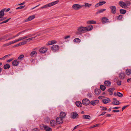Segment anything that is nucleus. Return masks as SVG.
Returning a JSON list of instances; mask_svg holds the SVG:
<instances>
[{
	"label": "nucleus",
	"mask_w": 131,
	"mask_h": 131,
	"mask_svg": "<svg viewBox=\"0 0 131 131\" xmlns=\"http://www.w3.org/2000/svg\"><path fill=\"white\" fill-rule=\"evenodd\" d=\"M90 116L88 115H84L83 116V118L84 119H90Z\"/></svg>",
	"instance_id": "obj_32"
},
{
	"label": "nucleus",
	"mask_w": 131,
	"mask_h": 131,
	"mask_svg": "<svg viewBox=\"0 0 131 131\" xmlns=\"http://www.w3.org/2000/svg\"><path fill=\"white\" fill-rule=\"evenodd\" d=\"M48 49L45 47H42L39 50V51L41 53H44L47 51Z\"/></svg>",
	"instance_id": "obj_10"
},
{
	"label": "nucleus",
	"mask_w": 131,
	"mask_h": 131,
	"mask_svg": "<svg viewBox=\"0 0 131 131\" xmlns=\"http://www.w3.org/2000/svg\"><path fill=\"white\" fill-rule=\"evenodd\" d=\"M66 115V113L63 112H61L60 114V117H61L62 119H63L65 117Z\"/></svg>",
	"instance_id": "obj_20"
},
{
	"label": "nucleus",
	"mask_w": 131,
	"mask_h": 131,
	"mask_svg": "<svg viewBox=\"0 0 131 131\" xmlns=\"http://www.w3.org/2000/svg\"><path fill=\"white\" fill-rule=\"evenodd\" d=\"M87 24H96V22L95 21L93 20H91L87 21Z\"/></svg>",
	"instance_id": "obj_33"
},
{
	"label": "nucleus",
	"mask_w": 131,
	"mask_h": 131,
	"mask_svg": "<svg viewBox=\"0 0 131 131\" xmlns=\"http://www.w3.org/2000/svg\"><path fill=\"white\" fill-rule=\"evenodd\" d=\"M106 113V112H103L101 114L99 115V116H102L104 115Z\"/></svg>",
	"instance_id": "obj_61"
},
{
	"label": "nucleus",
	"mask_w": 131,
	"mask_h": 131,
	"mask_svg": "<svg viewBox=\"0 0 131 131\" xmlns=\"http://www.w3.org/2000/svg\"><path fill=\"white\" fill-rule=\"evenodd\" d=\"M106 10L105 9H102L98 10L96 12L97 14L102 13L104 11Z\"/></svg>",
	"instance_id": "obj_34"
},
{
	"label": "nucleus",
	"mask_w": 131,
	"mask_h": 131,
	"mask_svg": "<svg viewBox=\"0 0 131 131\" xmlns=\"http://www.w3.org/2000/svg\"><path fill=\"white\" fill-rule=\"evenodd\" d=\"M37 52L35 51H32L30 53V56L31 57H35L37 55Z\"/></svg>",
	"instance_id": "obj_22"
},
{
	"label": "nucleus",
	"mask_w": 131,
	"mask_h": 131,
	"mask_svg": "<svg viewBox=\"0 0 131 131\" xmlns=\"http://www.w3.org/2000/svg\"><path fill=\"white\" fill-rule=\"evenodd\" d=\"M99 6H100V5L99 3L96 4L95 5V7H97Z\"/></svg>",
	"instance_id": "obj_54"
},
{
	"label": "nucleus",
	"mask_w": 131,
	"mask_h": 131,
	"mask_svg": "<svg viewBox=\"0 0 131 131\" xmlns=\"http://www.w3.org/2000/svg\"><path fill=\"white\" fill-rule=\"evenodd\" d=\"M24 39L23 38V37H19L18 39V41H21L22 40H24Z\"/></svg>",
	"instance_id": "obj_47"
},
{
	"label": "nucleus",
	"mask_w": 131,
	"mask_h": 131,
	"mask_svg": "<svg viewBox=\"0 0 131 131\" xmlns=\"http://www.w3.org/2000/svg\"><path fill=\"white\" fill-rule=\"evenodd\" d=\"M75 104L77 106L79 107H81L82 106V103L79 101H77Z\"/></svg>",
	"instance_id": "obj_25"
},
{
	"label": "nucleus",
	"mask_w": 131,
	"mask_h": 131,
	"mask_svg": "<svg viewBox=\"0 0 131 131\" xmlns=\"http://www.w3.org/2000/svg\"><path fill=\"white\" fill-rule=\"evenodd\" d=\"M11 54H8V55H6L5 56H4V57H5V58H6L9 56H11Z\"/></svg>",
	"instance_id": "obj_63"
},
{
	"label": "nucleus",
	"mask_w": 131,
	"mask_h": 131,
	"mask_svg": "<svg viewBox=\"0 0 131 131\" xmlns=\"http://www.w3.org/2000/svg\"><path fill=\"white\" fill-rule=\"evenodd\" d=\"M86 28V32L88 31H89L91 30L93 28V26L91 25H90L87 27H85Z\"/></svg>",
	"instance_id": "obj_16"
},
{
	"label": "nucleus",
	"mask_w": 131,
	"mask_h": 131,
	"mask_svg": "<svg viewBox=\"0 0 131 131\" xmlns=\"http://www.w3.org/2000/svg\"><path fill=\"white\" fill-rule=\"evenodd\" d=\"M70 37V35H68L64 37V39H66L67 38H69Z\"/></svg>",
	"instance_id": "obj_57"
},
{
	"label": "nucleus",
	"mask_w": 131,
	"mask_h": 131,
	"mask_svg": "<svg viewBox=\"0 0 131 131\" xmlns=\"http://www.w3.org/2000/svg\"><path fill=\"white\" fill-rule=\"evenodd\" d=\"M24 45V43H23V41H22V42L19 43L17 45H16L15 46H14L15 47H18L19 46H21Z\"/></svg>",
	"instance_id": "obj_35"
},
{
	"label": "nucleus",
	"mask_w": 131,
	"mask_h": 131,
	"mask_svg": "<svg viewBox=\"0 0 131 131\" xmlns=\"http://www.w3.org/2000/svg\"><path fill=\"white\" fill-rule=\"evenodd\" d=\"M105 85L106 86H109L111 84V83L110 81H105L104 82Z\"/></svg>",
	"instance_id": "obj_26"
},
{
	"label": "nucleus",
	"mask_w": 131,
	"mask_h": 131,
	"mask_svg": "<svg viewBox=\"0 0 131 131\" xmlns=\"http://www.w3.org/2000/svg\"><path fill=\"white\" fill-rule=\"evenodd\" d=\"M40 36L39 35H37V36H36L35 37L29 38L28 39H25L23 41V43H24V44L25 45V44H26L27 43V42L28 41H31V40H32V39H35L38 36Z\"/></svg>",
	"instance_id": "obj_7"
},
{
	"label": "nucleus",
	"mask_w": 131,
	"mask_h": 131,
	"mask_svg": "<svg viewBox=\"0 0 131 131\" xmlns=\"http://www.w3.org/2000/svg\"><path fill=\"white\" fill-rule=\"evenodd\" d=\"M120 102L116 100L113 102L112 103V104L114 105H117L120 104Z\"/></svg>",
	"instance_id": "obj_30"
},
{
	"label": "nucleus",
	"mask_w": 131,
	"mask_h": 131,
	"mask_svg": "<svg viewBox=\"0 0 131 131\" xmlns=\"http://www.w3.org/2000/svg\"><path fill=\"white\" fill-rule=\"evenodd\" d=\"M129 106L128 105H127L123 106L122 108V111H123L124 109H125L126 108Z\"/></svg>",
	"instance_id": "obj_49"
},
{
	"label": "nucleus",
	"mask_w": 131,
	"mask_h": 131,
	"mask_svg": "<svg viewBox=\"0 0 131 131\" xmlns=\"http://www.w3.org/2000/svg\"><path fill=\"white\" fill-rule=\"evenodd\" d=\"M108 91L110 93V95H112L113 94V91L112 90V89H111L110 88L108 90Z\"/></svg>",
	"instance_id": "obj_46"
},
{
	"label": "nucleus",
	"mask_w": 131,
	"mask_h": 131,
	"mask_svg": "<svg viewBox=\"0 0 131 131\" xmlns=\"http://www.w3.org/2000/svg\"><path fill=\"white\" fill-rule=\"evenodd\" d=\"M117 83L118 85H120L121 84V81H118L117 82Z\"/></svg>",
	"instance_id": "obj_51"
},
{
	"label": "nucleus",
	"mask_w": 131,
	"mask_h": 131,
	"mask_svg": "<svg viewBox=\"0 0 131 131\" xmlns=\"http://www.w3.org/2000/svg\"><path fill=\"white\" fill-rule=\"evenodd\" d=\"M108 19L106 17L103 18L102 19V22L103 23H105L107 22Z\"/></svg>",
	"instance_id": "obj_27"
},
{
	"label": "nucleus",
	"mask_w": 131,
	"mask_h": 131,
	"mask_svg": "<svg viewBox=\"0 0 131 131\" xmlns=\"http://www.w3.org/2000/svg\"><path fill=\"white\" fill-rule=\"evenodd\" d=\"M59 49V47L56 45H53L51 48V49L53 52L58 51Z\"/></svg>",
	"instance_id": "obj_6"
},
{
	"label": "nucleus",
	"mask_w": 131,
	"mask_h": 131,
	"mask_svg": "<svg viewBox=\"0 0 131 131\" xmlns=\"http://www.w3.org/2000/svg\"><path fill=\"white\" fill-rule=\"evenodd\" d=\"M56 121L57 124H61L63 123V120L61 117H59L57 118Z\"/></svg>",
	"instance_id": "obj_9"
},
{
	"label": "nucleus",
	"mask_w": 131,
	"mask_h": 131,
	"mask_svg": "<svg viewBox=\"0 0 131 131\" xmlns=\"http://www.w3.org/2000/svg\"><path fill=\"white\" fill-rule=\"evenodd\" d=\"M23 37V38L24 39H26L28 38V35L26 36H24Z\"/></svg>",
	"instance_id": "obj_58"
},
{
	"label": "nucleus",
	"mask_w": 131,
	"mask_h": 131,
	"mask_svg": "<svg viewBox=\"0 0 131 131\" xmlns=\"http://www.w3.org/2000/svg\"><path fill=\"white\" fill-rule=\"evenodd\" d=\"M24 7H25V6H20L19 7H17L16 8V9H23V8Z\"/></svg>",
	"instance_id": "obj_50"
},
{
	"label": "nucleus",
	"mask_w": 131,
	"mask_h": 131,
	"mask_svg": "<svg viewBox=\"0 0 131 131\" xmlns=\"http://www.w3.org/2000/svg\"><path fill=\"white\" fill-rule=\"evenodd\" d=\"M126 74L128 75H130L131 74V70L130 69H127L125 71Z\"/></svg>",
	"instance_id": "obj_29"
},
{
	"label": "nucleus",
	"mask_w": 131,
	"mask_h": 131,
	"mask_svg": "<svg viewBox=\"0 0 131 131\" xmlns=\"http://www.w3.org/2000/svg\"><path fill=\"white\" fill-rule=\"evenodd\" d=\"M6 18V17H3L2 16V17L0 18V21L2 20H4Z\"/></svg>",
	"instance_id": "obj_48"
},
{
	"label": "nucleus",
	"mask_w": 131,
	"mask_h": 131,
	"mask_svg": "<svg viewBox=\"0 0 131 131\" xmlns=\"http://www.w3.org/2000/svg\"><path fill=\"white\" fill-rule=\"evenodd\" d=\"M90 103L89 100L87 99H84L82 100V104L85 105H88Z\"/></svg>",
	"instance_id": "obj_8"
},
{
	"label": "nucleus",
	"mask_w": 131,
	"mask_h": 131,
	"mask_svg": "<svg viewBox=\"0 0 131 131\" xmlns=\"http://www.w3.org/2000/svg\"><path fill=\"white\" fill-rule=\"evenodd\" d=\"M87 96L89 98H91V97H92V94L90 93H89L87 94Z\"/></svg>",
	"instance_id": "obj_53"
},
{
	"label": "nucleus",
	"mask_w": 131,
	"mask_h": 131,
	"mask_svg": "<svg viewBox=\"0 0 131 131\" xmlns=\"http://www.w3.org/2000/svg\"><path fill=\"white\" fill-rule=\"evenodd\" d=\"M99 124H97L93 126V127H97L99 126Z\"/></svg>",
	"instance_id": "obj_62"
},
{
	"label": "nucleus",
	"mask_w": 131,
	"mask_h": 131,
	"mask_svg": "<svg viewBox=\"0 0 131 131\" xmlns=\"http://www.w3.org/2000/svg\"><path fill=\"white\" fill-rule=\"evenodd\" d=\"M35 17V16L34 15L31 16H29L26 20V21H30L33 19Z\"/></svg>",
	"instance_id": "obj_19"
},
{
	"label": "nucleus",
	"mask_w": 131,
	"mask_h": 131,
	"mask_svg": "<svg viewBox=\"0 0 131 131\" xmlns=\"http://www.w3.org/2000/svg\"><path fill=\"white\" fill-rule=\"evenodd\" d=\"M82 7V5L79 4H73L72 6V8L74 10H78L81 9Z\"/></svg>",
	"instance_id": "obj_5"
},
{
	"label": "nucleus",
	"mask_w": 131,
	"mask_h": 131,
	"mask_svg": "<svg viewBox=\"0 0 131 131\" xmlns=\"http://www.w3.org/2000/svg\"><path fill=\"white\" fill-rule=\"evenodd\" d=\"M100 6H102L104 4H105L106 3V2L103 1L102 2H99Z\"/></svg>",
	"instance_id": "obj_41"
},
{
	"label": "nucleus",
	"mask_w": 131,
	"mask_h": 131,
	"mask_svg": "<svg viewBox=\"0 0 131 131\" xmlns=\"http://www.w3.org/2000/svg\"><path fill=\"white\" fill-rule=\"evenodd\" d=\"M34 34H28V37H31L32 36H34Z\"/></svg>",
	"instance_id": "obj_59"
},
{
	"label": "nucleus",
	"mask_w": 131,
	"mask_h": 131,
	"mask_svg": "<svg viewBox=\"0 0 131 131\" xmlns=\"http://www.w3.org/2000/svg\"><path fill=\"white\" fill-rule=\"evenodd\" d=\"M25 30H24V31H21V32H19L16 35H15V36H14V37L15 38V37H16L18 36L19 35L21 34V33H23L25 32Z\"/></svg>",
	"instance_id": "obj_38"
},
{
	"label": "nucleus",
	"mask_w": 131,
	"mask_h": 131,
	"mask_svg": "<svg viewBox=\"0 0 131 131\" xmlns=\"http://www.w3.org/2000/svg\"><path fill=\"white\" fill-rule=\"evenodd\" d=\"M120 13L122 14H125L126 12V10L123 9H121L119 10Z\"/></svg>",
	"instance_id": "obj_37"
},
{
	"label": "nucleus",
	"mask_w": 131,
	"mask_h": 131,
	"mask_svg": "<svg viewBox=\"0 0 131 131\" xmlns=\"http://www.w3.org/2000/svg\"><path fill=\"white\" fill-rule=\"evenodd\" d=\"M119 111V110H115L112 111V112H118Z\"/></svg>",
	"instance_id": "obj_56"
},
{
	"label": "nucleus",
	"mask_w": 131,
	"mask_h": 131,
	"mask_svg": "<svg viewBox=\"0 0 131 131\" xmlns=\"http://www.w3.org/2000/svg\"><path fill=\"white\" fill-rule=\"evenodd\" d=\"M99 102V100H96L91 101L90 102V103L92 105L94 106L98 103Z\"/></svg>",
	"instance_id": "obj_13"
},
{
	"label": "nucleus",
	"mask_w": 131,
	"mask_h": 131,
	"mask_svg": "<svg viewBox=\"0 0 131 131\" xmlns=\"http://www.w3.org/2000/svg\"><path fill=\"white\" fill-rule=\"evenodd\" d=\"M119 77L121 79H124L125 77V75L124 72H121L119 74Z\"/></svg>",
	"instance_id": "obj_14"
},
{
	"label": "nucleus",
	"mask_w": 131,
	"mask_h": 131,
	"mask_svg": "<svg viewBox=\"0 0 131 131\" xmlns=\"http://www.w3.org/2000/svg\"><path fill=\"white\" fill-rule=\"evenodd\" d=\"M56 123H57L56 122L55 120H51L50 121V124L51 126L54 127L55 126L56 124Z\"/></svg>",
	"instance_id": "obj_15"
},
{
	"label": "nucleus",
	"mask_w": 131,
	"mask_h": 131,
	"mask_svg": "<svg viewBox=\"0 0 131 131\" xmlns=\"http://www.w3.org/2000/svg\"><path fill=\"white\" fill-rule=\"evenodd\" d=\"M94 93L95 95H99L101 93V90L100 89H95Z\"/></svg>",
	"instance_id": "obj_24"
},
{
	"label": "nucleus",
	"mask_w": 131,
	"mask_h": 131,
	"mask_svg": "<svg viewBox=\"0 0 131 131\" xmlns=\"http://www.w3.org/2000/svg\"><path fill=\"white\" fill-rule=\"evenodd\" d=\"M24 56L22 54L20 55L18 57V59H19L20 60H22L23 58H24Z\"/></svg>",
	"instance_id": "obj_43"
},
{
	"label": "nucleus",
	"mask_w": 131,
	"mask_h": 131,
	"mask_svg": "<svg viewBox=\"0 0 131 131\" xmlns=\"http://www.w3.org/2000/svg\"><path fill=\"white\" fill-rule=\"evenodd\" d=\"M19 64V62L17 60H15L12 62L13 65L14 66H17Z\"/></svg>",
	"instance_id": "obj_18"
},
{
	"label": "nucleus",
	"mask_w": 131,
	"mask_h": 131,
	"mask_svg": "<svg viewBox=\"0 0 131 131\" xmlns=\"http://www.w3.org/2000/svg\"><path fill=\"white\" fill-rule=\"evenodd\" d=\"M10 67V64H8L7 63L5 64L4 67V68L5 69H9Z\"/></svg>",
	"instance_id": "obj_28"
},
{
	"label": "nucleus",
	"mask_w": 131,
	"mask_h": 131,
	"mask_svg": "<svg viewBox=\"0 0 131 131\" xmlns=\"http://www.w3.org/2000/svg\"><path fill=\"white\" fill-rule=\"evenodd\" d=\"M57 43V41L55 40H52L51 41H49L48 42V43L47 44V45H49L52 44H53L54 43Z\"/></svg>",
	"instance_id": "obj_21"
},
{
	"label": "nucleus",
	"mask_w": 131,
	"mask_h": 131,
	"mask_svg": "<svg viewBox=\"0 0 131 131\" xmlns=\"http://www.w3.org/2000/svg\"><path fill=\"white\" fill-rule=\"evenodd\" d=\"M86 28L85 27L81 26L77 28V31L75 32V34L76 35H81L82 34L86 32Z\"/></svg>",
	"instance_id": "obj_1"
},
{
	"label": "nucleus",
	"mask_w": 131,
	"mask_h": 131,
	"mask_svg": "<svg viewBox=\"0 0 131 131\" xmlns=\"http://www.w3.org/2000/svg\"><path fill=\"white\" fill-rule=\"evenodd\" d=\"M127 82L128 83H129L131 81V78L128 79L127 81Z\"/></svg>",
	"instance_id": "obj_64"
},
{
	"label": "nucleus",
	"mask_w": 131,
	"mask_h": 131,
	"mask_svg": "<svg viewBox=\"0 0 131 131\" xmlns=\"http://www.w3.org/2000/svg\"><path fill=\"white\" fill-rule=\"evenodd\" d=\"M81 40L80 39L78 38H76L74 39L73 40V42L75 43H79L80 42Z\"/></svg>",
	"instance_id": "obj_31"
},
{
	"label": "nucleus",
	"mask_w": 131,
	"mask_h": 131,
	"mask_svg": "<svg viewBox=\"0 0 131 131\" xmlns=\"http://www.w3.org/2000/svg\"><path fill=\"white\" fill-rule=\"evenodd\" d=\"M71 117L73 119H75L78 117V115L76 112H73L71 114Z\"/></svg>",
	"instance_id": "obj_11"
},
{
	"label": "nucleus",
	"mask_w": 131,
	"mask_h": 131,
	"mask_svg": "<svg viewBox=\"0 0 131 131\" xmlns=\"http://www.w3.org/2000/svg\"><path fill=\"white\" fill-rule=\"evenodd\" d=\"M110 8L111 10V13L113 14H115L116 13V8L115 6H110Z\"/></svg>",
	"instance_id": "obj_12"
},
{
	"label": "nucleus",
	"mask_w": 131,
	"mask_h": 131,
	"mask_svg": "<svg viewBox=\"0 0 131 131\" xmlns=\"http://www.w3.org/2000/svg\"><path fill=\"white\" fill-rule=\"evenodd\" d=\"M4 12L0 11V18L2 17V16H4Z\"/></svg>",
	"instance_id": "obj_44"
},
{
	"label": "nucleus",
	"mask_w": 131,
	"mask_h": 131,
	"mask_svg": "<svg viewBox=\"0 0 131 131\" xmlns=\"http://www.w3.org/2000/svg\"><path fill=\"white\" fill-rule=\"evenodd\" d=\"M100 108H102L101 109V110H102L106 111V110H107V109L105 107H103V106H100Z\"/></svg>",
	"instance_id": "obj_45"
},
{
	"label": "nucleus",
	"mask_w": 131,
	"mask_h": 131,
	"mask_svg": "<svg viewBox=\"0 0 131 131\" xmlns=\"http://www.w3.org/2000/svg\"><path fill=\"white\" fill-rule=\"evenodd\" d=\"M9 45V42L7 43H6L5 44H4L3 45V47H6L8 46L9 45Z\"/></svg>",
	"instance_id": "obj_52"
},
{
	"label": "nucleus",
	"mask_w": 131,
	"mask_h": 131,
	"mask_svg": "<svg viewBox=\"0 0 131 131\" xmlns=\"http://www.w3.org/2000/svg\"><path fill=\"white\" fill-rule=\"evenodd\" d=\"M123 17V15H120L117 17V19L119 20H120Z\"/></svg>",
	"instance_id": "obj_42"
},
{
	"label": "nucleus",
	"mask_w": 131,
	"mask_h": 131,
	"mask_svg": "<svg viewBox=\"0 0 131 131\" xmlns=\"http://www.w3.org/2000/svg\"><path fill=\"white\" fill-rule=\"evenodd\" d=\"M92 5V4H89L87 3H85L84 5H82V7L84 6L85 7L89 8Z\"/></svg>",
	"instance_id": "obj_23"
},
{
	"label": "nucleus",
	"mask_w": 131,
	"mask_h": 131,
	"mask_svg": "<svg viewBox=\"0 0 131 131\" xmlns=\"http://www.w3.org/2000/svg\"><path fill=\"white\" fill-rule=\"evenodd\" d=\"M117 96L120 97H122L123 96V94L119 92L117 93Z\"/></svg>",
	"instance_id": "obj_39"
},
{
	"label": "nucleus",
	"mask_w": 131,
	"mask_h": 131,
	"mask_svg": "<svg viewBox=\"0 0 131 131\" xmlns=\"http://www.w3.org/2000/svg\"><path fill=\"white\" fill-rule=\"evenodd\" d=\"M13 58L10 59H9V60H7V62H10L11 61H12L13 60Z\"/></svg>",
	"instance_id": "obj_55"
},
{
	"label": "nucleus",
	"mask_w": 131,
	"mask_h": 131,
	"mask_svg": "<svg viewBox=\"0 0 131 131\" xmlns=\"http://www.w3.org/2000/svg\"><path fill=\"white\" fill-rule=\"evenodd\" d=\"M118 4L122 8H127L128 6L130 5V3L129 1H126L124 2L122 1H120L119 2Z\"/></svg>",
	"instance_id": "obj_2"
},
{
	"label": "nucleus",
	"mask_w": 131,
	"mask_h": 131,
	"mask_svg": "<svg viewBox=\"0 0 131 131\" xmlns=\"http://www.w3.org/2000/svg\"><path fill=\"white\" fill-rule=\"evenodd\" d=\"M10 18H9V19H8L7 20H5V21H3V22H2L1 23H0V24H4V23H6L7 22H8L9 20L10 19Z\"/></svg>",
	"instance_id": "obj_40"
},
{
	"label": "nucleus",
	"mask_w": 131,
	"mask_h": 131,
	"mask_svg": "<svg viewBox=\"0 0 131 131\" xmlns=\"http://www.w3.org/2000/svg\"><path fill=\"white\" fill-rule=\"evenodd\" d=\"M102 102L106 104L110 102L111 100L109 98H107L106 99L103 100Z\"/></svg>",
	"instance_id": "obj_17"
},
{
	"label": "nucleus",
	"mask_w": 131,
	"mask_h": 131,
	"mask_svg": "<svg viewBox=\"0 0 131 131\" xmlns=\"http://www.w3.org/2000/svg\"><path fill=\"white\" fill-rule=\"evenodd\" d=\"M100 89L102 91H104L106 89V87L102 85H101L100 86Z\"/></svg>",
	"instance_id": "obj_36"
},
{
	"label": "nucleus",
	"mask_w": 131,
	"mask_h": 131,
	"mask_svg": "<svg viewBox=\"0 0 131 131\" xmlns=\"http://www.w3.org/2000/svg\"><path fill=\"white\" fill-rule=\"evenodd\" d=\"M5 36H4L2 37H0L1 40H3V39H5Z\"/></svg>",
	"instance_id": "obj_60"
},
{
	"label": "nucleus",
	"mask_w": 131,
	"mask_h": 131,
	"mask_svg": "<svg viewBox=\"0 0 131 131\" xmlns=\"http://www.w3.org/2000/svg\"><path fill=\"white\" fill-rule=\"evenodd\" d=\"M40 127L41 129L43 128L45 131H52V129L50 127L44 124L40 125Z\"/></svg>",
	"instance_id": "obj_4"
},
{
	"label": "nucleus",
	"mask_w": 131,
	"mask_h": 131,
	"mask_svg": "<svg viewBox=\"0 0 131 131\" xmlns=\"http://www.w3.org/2000/svg\"><path fill=\"white\" fill-rule=\"evenodd\" d=\"M59 2V1H55L53 2L50 3L48 4H46L41 8V9H43V8H46L48 7H50L56 4H57Z\"/></svg>",
	"instance_id": "obj_3"
}]
</instances>
